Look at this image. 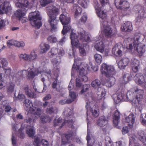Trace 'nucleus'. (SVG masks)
Returning a JSON list of instances; mask_svg holds the SVG:
<instances>
[{
  "label": "nucleus",
  "instance_id": "obj_1",
  "mask_svg": "<svg viewBox=\"0 0 146 146\" xmlns=\"http://www.w3.org/2000/svg\"><path fill=\"white\" fill-rule=\"evenodd\" d=\"M143 93L144 91L142 90L132 88L127 92L126 95L120 93L113 94L112 97L116 104H118L121 100L125 99L126 97L131 101H133L135 98L137 102H139L143 99Z\"/></svg>",
  "mask_w": 146,
  "mask_h": 146
},
{
  "label": "nucleus",
  "instance_id": "obj_2",
  "mask_svg": "<svg viewBox=\"0 0 146 146\" xmlns=\"http://www.w3.org/2000/svg\"><path fill=\"white\" fill-rule=\"evenodd\" d=\"M78 35L73 32V30L70 34V38L71 40L72 46H78L79 41L77 38L83 42H88L90 41V38L89 34H87L85 31L82 28H80L78 32Z\"/></svg>",
  "mask_w": 146,
  "mask_h": 146
},
{
  "label": "nucleus",
  "instance_id": "obj_3",
  "mask_svg": "<svg viewBox=\"0 0 146 146\" xmlns=\"http://www.w3.org/2000/svg\"><path fill=\"white\" fill-rule=\"evenodd\" d=\"M94 6L96 11L97 14L98 16L100 18L102 21V25L104 28V33L106 35V37L107 38L110 37V26L108 24L105 25V23L106 24L108 23V22L105 21L107 17V14L106 12H104V11H101V8L99 7L100 4L97 2H94L93 4Z\"/></svg>",
  "mask_w": 146,
  "mask_h": 146
},
{
  "label": "nucleus",
  "instance_id": "obj_4",
  "mask_svg": "<svg viewBox=\"0 0 146 146\" xmlns=\"http://www.w3.org/2000/svg\"><path fill=\"white\" fill-rule=\"evenodd\" d=\"M59 9L52 5L48 7V15L49 16L48 22L52 31L56 29L58 21L56 19L57 16L59 14Z\"/></svg>",
  "mask_w": 146,
  "mask_h": 146
},
{
  "label": "nucleus",
  "instance_id": "obj_5",
  "mask_svg": "<svg viewBox=\"0 0 146 146\" xmlns=\"http://www.w3.org/2000/svg\"><path fill=\"white\" fill-rule=\"evenodd\" d=\"M16 6L21 9L17 10L15 13L16 17L20 19L24 16L29 8V3L27 0H17Z\"/></svg>",
  "mask_w": 146,
  "mask_h": 146
},
{
  "label": "nucleus",
  "instance_id": "obj_6",
  "mask_svg": "<svg viewBox=\"0 0 146 146\" xmlns=\"http://www.w3.org/2000/svg\"><path fill=\"white\" fill-rule=\"evenodd\" d=\"M28 17L31 21L32 25L38 29L41 26L42 18L40 16L39 13L38 11L30 13Z\"/></svg>",
  "mask_w": 146,
  "mask_h": 146
},
{
  "label": "nucleus",
  "instance_id": "obj_7",
  "mask_svg": "<svg viewBox=\"0 0 146 146\" xmlns=\"http://www.w3.org/2000/svg\"><path fill=\"white\" fill-rule=\"evenodd\" d=\"M74 134V132L73 130H69L66 133L64 134L62 139L61 145H65L67 143H69Z\"/></svg>",
  "mask_w": 146,
  "mask_h": 146
},
{
  "label": "nucleus",
  "instance_id": "obj_8",
  "mask_svg": "<svg viewBox=\"0 0 146 146\" xmlns=\"http://www.w3.org/2000/svg\"><path fill=\"white\" fill-rule=\"evenodd\" d=\"M11 9L10 3L8 1H4L0 5V14H7Z\"/></svg>",
  "mask_w": 146,
  "mask_h": 146
},
{
  "label": "nucleus",
  "instance_id": "obj_9",
  "mask_svg": "<svg viewBox=\"0 0 146 146\" xmlns=\"http://www.w3.org/2000/svg\"><path fill=\"white\" fill-rule=\"evenodd\" d=\"M133 11L138 13V15L141 17L145 18H146V13L145 12L143 7L139 5H135L133 9Z\"/></svg>",
  "mask_w": 146,
  "mask_h": 146
},
{
  "label": "nucleus",
  "instance_id": "obj_10",
  "mask_svg": "<svg viewBox=\"0 0 146 146\" xmlns=\"http://www.w3.org/2000/svg\"><path fill=\"white\" fill-rule=\"evenodd\" d=\"M130 62L129 58L125 57L122 58L117 63L118 68L120 70H123L125 68Z\"/></svg>",
  "mask_w": 146,
  "mask_h": 146
},
{
  "label": "nucleus",
  "instance_id": "obj_11",
  "mask_svg": "<svg viewBox=\"0 0 146 146\" xmlns=\"http://www.w3.org/2000/svg\"><path fill=\"white\" fill-rule=\"evenodd\" d=\"M80 66L79 70V74L81 76L87 75L88 72V71L90 70L88 65L86 64H83L82 62H80Z\"/></svg>",
  "mask_w": 146,
  "mask_h": 146
},
{
  "label": "nucleus",
  "instance_id": "obj_12",
  "mask_svg": "<svg viewBox=\"0 0 146 146\" xmlns=\"http://www.w3.org/2000/svg\"><path fill=\"white\" fill-rule=\"evenodd\" d=\"M141 34L138 33H136L134 35L133 39H131V41L132 43L129 44V46H138L141 43Z\"/></svg>",
  "mask_w": 146,
  "mask_h": 146
},
{
  "label": "nucleus",
  "instance_id": "obj_13",
  "mask_svg": "<svg viewBox=\"0 0 146 146\" xmlns=\"http://www.w3.org/2000/svg\"><path fill=\"white\" fill-rule=\"evenodd\" d=\"M109 66L105 63H103L101 67L100 70L102 74L107 77H110Z\"/></svg>",
  "mask_w": 146,
  "mask_h": 146
},
{
  "label": "nucleus",
  "instance_id": "obj_14",
  "mask_svg": "<svg viewBox=\"0 0 146 146\" xmlns=\"http://www.w3.org/2000/svg\"><path fill=\"white\" fill-rule=\"evenodd\" d=\"M65 54V52L62 48H60V49H58V55L56 56V59H54L52 61L54 65L57 64L58 62V60L60 61L61 58Z\"/></svg>",
  "mask_w": 146,
  "mask_h": 146
},
{
  "label": "nucleus",
  "instance_id": "obj_15",
  "mask_svg": "<svg viewBox=\"0 0 146 146\" xmlns=\"http://www.w3.org/2000/svg\"><path fill=\"white\" fill-rule=\"evenodd\" d=\"M120 112L117 110L115 111L113 117V124L115 127L117 126L120 121Z\"/></svg>",
  "mask_w": 146,
  "mask_h": 146
},
{
  "label": "nucleus",
  "instance_id": "obj_16",
  "mask_svg": "<svg viewBox=\"0 0 146 146\" xmlns=\"http://www.w3.org/2000/svg\"><path fill=\"white\" fill-rule=\"evenodd\" d=\"M144 46H126V48L131 50L133 48H135L136 50L138 53L139 55L141 56L143 55L144 53L145 52V48L143 47Z\"/></svg>",
  "mask_w": 146,
  "mask_h": 146
},
{
  "label": "nucleus",
  "instance_id": "obj_17",
  "mask_svg": "<svg viewBox=\"0 0 146 146\" xmlns=\"http://www.w3.org/2000/svg\"><path fill=\"white\" fill-rule=\"evenodd\" d=\"M59 19L63 25H66L69 24L70 22V18L67 15L61 14L59 17Z\"/></svg>",
  "mask_w": 146,
  "mask_h": 146
},
{
  "label": "nucleus",
  "instance_id": "obj_18",
  "mask_svg": "<svg viewBox=\"0 0 146 146\" xmlns=\"http://www.w3.org/2000/svg\"><path fill=\"white\" fill-rule=\"evenodd\" d=\"M116 72L113 66L110 65V87L113 85L115 83V78L112 76L114 75Z\"/></svg>",
  "mask_w": 146,
  "mask_h": 146
},
{
  "label": "nucleus",
  "instance_id": "obj_19",
  "mask_svg": "<svg viewBox=\"0 0 146 146\" xmlns=\"http://www.w3.org/2000/svg\"><path fill=\"white\" fill-rule=\"evenodd\" d=\"M135 82L137 84H142L145 82L144 76L140 73H138L135 76L134 78Z\"/></svg>",
  "mask_w": 146,
  "mask_h": 146
},
{
  "label": "nucleus",
  "instance_id": "obj_20",
  "mask_svg": "<svg viewBox=\"0 0 146 146\" xmlns=\"http://www.w3.org/2000/svg\"><path fill=\"white\" fill-rule=\"evenodd\" d=\"M135 116L133 113H131L128 117L126 118V122L128 123V126L132 127L135 121Z\"/></svg>",
  "mask_w": 146,
  "mask_h": 146
},
{
  "label": "nucleus",
  "instance_id": "obj_21",
  "mask_svg": "<svg viewBox=\"0 0 146 146\" xmlns=\"http://www.w3.org/2000/svg\"><path fill=\"white\" fill-rule=\"evenodd\" d=\"M121 29L123 31H130L132 30V25L131 23L129 21L125 22L121 26Z\"/></svg>",
  "mask_w": 146,
  "mask_h": 146
},
{
  "label": "nucleus",
  "instance_id": "obj_22",
  "mask_svg": "<svg viewBox=\"0 0 146 146\" xmlns=\"http://www.w3.org/2000/svg\"><path fill=\"white\" fill-rule=\"evenodd\" d=\"M76 48H78L79 50V52L81 56H84L86 54V52L85 48L86 46H72V49L73 51V55L74 58L75 57V52L74 51V49Z\"/></svg>",
  "mask_w": 146,
  "mask_h": 146
},
{
  "label": "nucleus",
  "instance_id": "obj_23",
  "mask_svg": "<svg viewBox=\"0 0 146 146\" xmlns=\"http://www.w3.org/2000/svg\"><path fill=\"white\" fill-rule=\"evenodd\" d=\"M108 120L105 117L101 116L97 121V124L101 127L105 125L108 123Z\"/></svg>",
  "mask_w": 146,
  "mask_h": 146
},
{
  "label": "nucleus",
  "instance_id": "obj_24",
  "mask_svg": "<svg viewBox=\"0 0 146 146\" xmlns=\"http://www.w3.org/2000/svg\"><path fill=\"white\" fill-rule=\"evenodd\" d=\"M24 90L25 92V93L28 97L32 98H35V95L34 92H32L27 86H26L24 87Z\"/></svg>",
  "mask_w": 146,
  "mask_h": 146
},
{
  "label": "nucleus",
  "instance_id": "obj_25",
  "mask_svg": "<svg viewBox=\"0 0 146 146\" xmlns=\"http://www.w3.org/2000/svg\"><path fill=\"white\" fill-rule=\"evenodd\" d=\"M130 7V4L127 1L123 0L119 9L126 11L129 9Z\"/></svg>",
  "mask_w": 146,
  "mask_h": 146
},
{
  "label": "nucleus",
  "instance_id": "obj_26",
  "mask_svg": "<svg viewBox=\"0 0 146 146\" xmlns=\"http://www.w3.org/2000/svg\"><path fill=\"white\" fill-rule=\"evenodd\" d=\"M8 45L11 46H24L25 43L23 41L19 42L17 40H10L7 42Z\"/></svg>",
  "mask_w": 146,
  "mask_h": 146
},
{
  "label": "nucleus",
  "instance_id": "obj_27",
  "mask_svg": "<svg viewBox=\"0 0 146 146\" xmlns=\"http://www.w3.org/2000/svg\"><path fill=\"white\" fill-rule=\"evenodd\" d=\"M137 137L143 143H144L146 141V137L145 136L144 132L143 131H140L138 133Z\"/></svg>",
  "mask_w": 146,
  "mask_h": 146
},
{
  "label": "nucleus",
  "instance_id": "obj_28",
  "mask_svg": "<svg viewBox=\"0 0 146 146\" xmlns=\"http://www.w3.org/2000/svg\"><path fill=\"white\" fill-rule=\"evenodd\" d=\"M62 119L61 118L59 117L57 120L55 119L54 120V126L60 125V126L59 127V128L60 129L64 126L65 125V122H63L62 123Z\"/></svg>",
  "mask_w": 146,
  "mask_h": 146
},
{
  "label": "nucleus",
  "instance_id": "obj_29",
  "mask_svg": "<svg viewBox=\"0 0 146 146\" xmlns=\"http://www.w3.org/2000/svg\"><path fill=\"white\" fill-rule=\"evenodd\" d=\"M74 8L75 11V17L79 16L81 14L82 12V9L79 6L76 4H75L74 5Z\"/></svg>",
  "mask_w": 146,
  "mask_h": 146
},
{
  "label": "nucleus",
  "instance_id": "obj_30",
  "mask_svg": "<svg viewBox=\"0 0 146 146\" xmlns=\"http://www.w3.org/2000/svg\"><path fill=\"white\" fill-rule=\"evenodd\" d=\"M38 51L37 50H33L31 52L29 58L30 61L36 59L38 57Z\"/></svg>",
  "mask_w": 146,
  "mask_h": 146
},
{
  "label": "nucleus",
  "instance_id": "obj_31",
  "mask_svg": "<svg viewBox=\"0 0 146 146\" xmlns=\"http://www.w3.org/2000/svg\"><path fill=\"white\" fill-rule=\"evenodd\" d=\"M58 49L55 48H52L50 52H49L48 54V55L50 58H52L58 54Z\"/></svg>",
  "mask_w": 146,
  "mask_h": 146
},
{
  "label": "nucleus",
  "instance_id": "obj_32",
  "mask_svg": "<svg viewBox=\"0 0 146 146\" xmlns=\"http://www.w3.org/2000/svg\"><path fill=\"white\" fill-rule=\"evenodd\" d=\"M101 84L100 80L98 79H95L91 82L92 86L94 88H98L100 87Z\"/></svg>",
  "mask_w": 146,
  "mask_h": 146
},
{
  "label": "nucleus",
  "instance_id": "obj_33",
  "mask_svg": "<svg viewBox=\"0 0 146 146\" xmlns=\"http://www.w3.org/2000/svg\"><path fill=\"white\" fill-rule=\"evenodd\" d=\"M33 128V127H31L27 129L26 133L30 137H33L35 134V131Z\"/></svg>",
  "mask_w": 146,
  "mask_h": 146
},
{
  "label": "nucleus",
  "instance_id": "obj_34",
  "mask_svg": "<svg viewBox=\"0 0 146 146\" xmlns=\"http://www.w3.org/2000/svg\"><path fill=\"white\" fill-rule=\"evenodd\" d=\"M81 62L79 60L77 59H74V64L73 65L72 70H73V69H76L79 70L80 64Z\"/></svg>",
  "mask_w": 146,
  "mask_h": 146
},
{
  "label": "nucleus",
  "instance_id": "obj_35",
  "mask_svg": "<svg viewBox=\"0 0 146 146\" xmlns=\"http://www.w3.org/2000/svg\"><path fill=\"white\" fill-rule=\"evenodd\" d=\"M63 29L62 31V33L64 35H65L67 32L70 31L71 29V26L69 24L66 25H63Z\"/></svg>",
  "mask_w": 146,
  "mask_h": 146
},
{
  "label": "nucleus",
  "instance_id": "obj_36",
  "mask_svg": "<svg viewBox=\"0 0 146 146\" xmlns=\"http://www.w3.org/2000/svg\"><path fill=\"white\" fill-rule=\"evenodd\" d=\"M90 0H78V4L83 8H86L88 6V3Z\"/></svg>",
  "mask_w": 146,
  "mask_h": 146
},
{
  "label": "nucleus",
  "instance_id": "obj_37",
  "mask_svg": "<svg viewBox=\"0 0 146 146\" xmlns=\"http://www.w3.org/2000/svg\"><path fill=\"white\" fill-rule=\"evenodd\" d=\"M15 84L12 82H10L7 87V91L9 93L13 92L15 88Z\"/></svg>",
  "mask_w": 146,
  "mask_h": 146
},
{
  "label": "nucleus",
  "instance_id": "obj_38",
  "mask_svg": "<svg viewBox=\"0 0 146 146\" xmlns=\"http://www.w3.org/2000/svg\"><path fill=\"white\" fill-rule=\"evenodd\" d=\"M98 89L97 92V94L98 96H100L101 98L104 97L106 94L103 88H97Z\"/></svg>",
  "mask_w": 146,
  "mask_h": 146
},
{
  "label": "nucleus",
  "instance_id": "obj_39",
  "mask_svg": "<svg viewBox=\"0 0 146 146\" xmlns=\"http://www.w3.org/2000/svg\"><path fill=\"white\" fill-rule=\"evenodd\" d=\"M94 58L97 64L98 65L100 64L102 61V57L101 55L98 54H96L94 55Z\"/></svg>",
  "mask_w": 146,
  "mask_h": 146
},
{
  "label": "nucleus",
  "instance_id": "obj_40",
  "mask_svg": "<svg viewBox=\"0 0 146 146\" xmlns=\"http://www.w3.org/2000/svg\"><path fill=\"white\" fill-rule=\"evenodd\" d=\"M41 122L42 123H45L47 122L49 123L51 120V119L49 116L46 115L41 117Z\"/></svg>",
  "mask_w": 146,
  "mask_h": 146
},
{
  "label": "nucleus",
  "instance_id": "obj_41",
  "mask_svg": "<svg viewBox=\"0 0 146 146\" xmlns=\"http://www.w3.org/2000/svg\"><path fill=\"white\" fill-rule=\"evenodd\" d=\"M8 64V62L5 58H0V68H3L6 67Z\"/></svg>",
  "mask_w": 146,
  "mask_h": 146
},
{
  "label": "nucleus",
  "instance_id": "obj_42",
  "mask_svg": "<svg viewBox=\"0 0 146 146\" xmlns=\"http://www.w3.org/2000/svg\"><path fill=\"white\" fill-rule=\"evenodd\" d=\"M25 106L29 109H30L33 106V104L31 101L29 99H26L24 101Z\"/></svg>",
  "mask_w": 146,
  "mask_h": 146
},
{
  "label": "nucleus",
  "instance_id": "obj_43",
  "mask_svg": "<svg viewBox=\"0 0 146 146\" xmlns=\"http://www.w3.org/2000/svg\"><path fill=\"white\" fill-rule=\"evenodd\" d=\"M47 40L50 43H56L58 42L57 38L54 35L49 36L47 38Z\"/></svg>",
  "mask_w": 146,
  "mask_h": 146
},
{
  "label": "nucleus",
  "instance_id": "obj_44",
  "mask_svg": "<svg viewBox=\"0 0 146 146\" xmlns=\"http://www.w3.org/2000/svg\"><path fill=\"white\" fill-rule=\"evenodd\" d=\"M27 70H22L19 71L16 74V77L18 78H23L24 74H26Z\"/></svg>",
  "mask_w": 146,
  "mask_h": 146
},
{
  "label": "nucleus",
  "instance_id": "obj_45",
  "mask_svg": "<svg viewBox=\"0 0 146 146\" xmlns=\"http://www.w3.org/2000/svg\"><path fill=\"white\" fill-rule=\"evenodd\" d=\"M37 75V74L35 72L33 71H30L28 72L27 77L28 79H33Z\"/></svg>",
  "mask_w": 146,
  "mask_h": 146
},
{
  "label": "nucleus",
  "instance_id": "obj_46",
  "mask_svg": "<svg viewBox=\"0 0 146 146\" xmlns=\"http://www.w3.org/2000/svg\"><path fill=\"white\" fill-rule=\"evenodd\" d=\"M52 2L51 0H41L40 1V3L41 6L44 7L48 4Z\"/></svg>",
  "mask_w": 146,
  "mask_h": 146
},
{
  "label": "nucleus",
  "instance_id": "obj_47",
  "mask_svg": "<svg viewBox=\"0 0 146 146\" xmlns=\"http://www.w3.org/2000/svg\"><path fill=\"white\" fill-rule=\"evenodd\" d=\"M52 2L51 0H41L40 1V3L41 6L44 7L48 4Z\"/></svg>",
  "mask_w": 146,
  "mask_h": 146
},
{
  "label": "nucleus",
  "instance_id": "obj_48",
  "mask_svg": "<svg viewBox=\"0 0 146 146\" xmlns=\"http://www.w3.org/2000/svg\"><path fill=\"white\" fill-rule=\"evenodd\" d=\"M41 112V110L39 108H37V109L36 108H35V109H33L31 113L35 115H37L39 116L40 115Z\"/></svg>",
  "mask_w": 146,
  "mask_h": 146
},
{
  "label": "nucleus",
  "instance_id": "obj_49",
  "mask_svg": "<svg viewBox=\"0 0 146 146\" xmlns=\"http://www.w3.org/2000/svg\"><path fill=\"white\" fill-rule=\"evenodd\" d=\"M117 32L116 29L115 27H113V28L110 27V38L116 35Z\"/></svg>",
  "mask_w": 146,
  "mask_h": 146
},
{
  "label": "nucleus",
  "instance_id": "obj_50",
  "mask_svg": "<svg viewBox=\"0 0 146 146\" xmlns=\"http://www.w3.org/2000/svg\"><path fill=\"white\" fill-rule=\"evenodd\" d=\"M131 78V75L129 74H124L123 76V79L126 82H128L130 81Z\"/></svg>",
  "mask_w": 146,
  "mask_h": 146
},
{
  "label": "nucleus",
  "instance_id": "obj_51",
  "mask_svg": "<svg viewBox=\"0 0 146 146\" xmlns=\"http://www.w3.org/2000/svg\"><path fill=\"white\" fill-rule=\"evenodd\" d=\"M90 111L94 117H96L99 115V110L98 108H96V109H94V110L92 109Z\"/></svg>",
  "mask_w": 146,
  "mask_h": 146
},
{
  "label": "nucleus",
  "instance_id": "obj_52",
  "mask_svg": "<svg viewBox=\"0 0 146 146\" xmlns=\"http://www.w3.org/2000/svg\"><path fill=\"white\" fill-rule=\"evenodd\" d=\"M123 0H115L114 3L116 8L117 9H119L120 5Z\"/></svg>",
  "mask_w": 146,
  "mask_h": 146
},
{
  "label": "nucleus",
  "instance_id": "obj_53",
  "mask_svg": "<svg viewBox=\"0 0 146 146\" xmlns=\"http://www.w3.org/2000/svg\"><path fill=\"white\" fill-rule=\"evenodd\" d=\"M58 110L56 108L55 109L53 107L50 108H47L46 109V112L47 113L51 114L55 112V111L57 112Z\"/></svg>",
  "mask_w": 146,
  "mask_h": 146
},
{
  "label": "nucleus",
  "instance_id": "obj_54",
  "mask_svg": "<svg viewBox=\"0 0 146 146\" xmlns=\"http://www.w3.org/2000/svg\"><path fill=\"white\" fill-rule=\"evenodd\" d=\"M139 61L138 60L135 58L132 59V62H131L132 66H139Z\"/></svg>",
  "mask_w": 146,
  "mask_h": 146
},
{
  "label": "nucleus",
  "instance_id": "obj_55",
  "mask_svg": "<svg viewBox=\"0 0 146 146\" xmlns=\"http://www.w3.org/2000/svg\"><path fill=\"white\" fill-rule=\"evenodd\" d=\"M24 121L27 123H29L30 124H33V123L35 122V119H33V117H29L24 119Z\"/></svg>",
  "mask_w": 146,
  "mask_h": 146
},
{
  "label": "nucleus",
  "instance_id": "obj_56",
  "mask_svg": "<svg viewBox=\"0 0 146 146\" xmlns=\"http://www.w3.org/2000/svg\"><path fill=\"white\" fill-rule=\"evenodd\" d=\"M40 142V138L38 137H35V140L33 144L36 146H40L39 144Z\"/></svg>",
  "mask_w": 146,
  "mask_h": 146
},
{
  "label": "nucleus",
  "instance_id": "obj_57",
  "mask_svg": "<svg viewBox=\"0 0 146 146\" xmlns=\"http://www.w3.org/2000/svg\"><path fill=\"white\" fill-rule=\"evenodd\" d=\"M29 57L30 55H29L26 54H21L20 56V58H22L24 60L26 61H27L29 59Z\"/></svg>",
  "mask_w": 146,
  "mask_h": 146
},
{
  "label": "nucleus",
  "instance_id": "obj_58",
  "mask_svg": "<svg viewBox=\"0 0 146 146\" xmlns=\"http://www.w3.org/2000/svg\"><path fill=\"white\" fill-rule=\"evenodd\" d=\"M90 85L88 84H86L84 86L83 89L81 91L80 93L82 94L85 92L87 91L89 89Z\"/></svg>",
  "mask_w": 146,
  "mask_h": 146
},
{
  "label": "nucleus",
  "instance_id": "obj_59",
  "mask_svg": "<svg viewBox=\"0 0 146 146\" xmlns=\"http://www.w3.org/2000/svg\"><path fill=\"white\" fill-rule=\"evenodd\" d=\"M97 51L103 53L104 51V46H94Z\"/></svg>",
  "mask_w": 146,
  "mask_h": 146
},
{
  "label": "nucleus",
  "instance_id": "obj_60",
  "mask_svg": "<svg viewBox=\"0 0 146 146\" xmlns=\"http://www.w3.org/2000/svg\"><path fill=\"white\" fill-rule=\"evenodd\" d=\"M50 46H42L40 52L41 53L45 52L50 48Z\"/></svg>",
  "mask_w": 146,
  "mask_h": 146
},
{
  "label": "nucleus",
  "instance_id": "obj_61",
  "mask_svg": "<svg viewBox=\"0 0 146 146\" xmlns=\"http://www.w3.org/2000/svg\"><path fill=\"white\" fill-rule=\"evenodd\" d=\"M82 81L79 78H77L76 79V86L77 87H80L82 86V84L81 83Z\"/></svg>",
  "mask_w": 146,
  "mask_h": 146
},
{
  "label": "nucleus",
  "instance_id": "obj_62",
  "mask_svg": "<svg viewBox=\"0 0 146 146\" xmlns=\"http://www.w3.org/2000/svg\"><path fill=\"white\" fill-rule=\"evenodd\" d=\"M87 18V15L86 14L84 15L80 19L81 22L83 23H85L86 22Z\"/></svg>",
  "mask_w": 146,
  "mask_h": 146
},
{
  "label": "nucleus",
  "instance_id": "obj_63",
  "mask_svg": "<svg viewBox=\"0 0 146 146\" xmlns=\"http://www.w3.org/2000/svg\"><path fill=\"white\" fill-rule=\"evenodd\" d=\"M68 123V126L70 127L72 129H74V126L73 125L74 121L72 119L67 121Z\"/></svg>",
  "mask_w": 146,
  "mask_h": 146
},
{
  "label": "nucleus",
  "instance_id": "obj_64",
  "mask_svg": "<svg viewBox=\"0 0 146 146\" xmlns=\"http://www.w3.org/2000/svg\"><path fill=\"white\" fill-rule=\"evenodd\" d=\"M140 119L141 120V122L142 124L143 125H146V114H145L144 118L143 117L142 115H141Z\"/></svg>",
  "mask_w": 146,
  "mask_h": 146
}]
</instances>
